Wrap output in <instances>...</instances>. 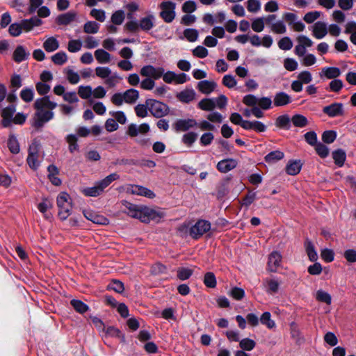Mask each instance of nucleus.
Wrapping results in <instances>:
<instances>
[{
    "label": "nucleus",
    "instance_id": "1",
    "mask_svg": "<svg viewBox=\"0 0 356 356\" xmlns=\"http://www.w3.org/2000/svg\"><path fill=\"white\" fill-rule=\"evenodd\" d=\"M57 106V103L51 102L49 96L37 99L33 104L36 112L33 118L32 126L36 129L42 128L45 123L54 118V113L52 110Z\"/></svg>",
    "mask_w": 356,
    "mask_h": 356
},
{
    "label": "nucleus",
    "instance_id": "2",
    "mask_svg": "<svg viewBox=\"0 0 356 356\" xmlns=\"http://www.w3.org/2000/svg\"><path fill=\"white\" fill-rule=\"evenodd\" d=\"M121 204L127 209L124 213L130 217L139 219L145 223H149L151 220L158 222L164 216V214L161 212L147 207L131 203L127 200H122Z\"/></svg>",
    "mask_w": 356,
    "mask_h": 356
},
{
    "label": "nucleus",
    "instance_id": "3",
    "mask_svg": "<svg viewBox=\"0 0 356 356\" xmlns=\"http://www.w3.org/2000/svg\"><path fill=\"white\" fill-rule=\"evenodd\" d=\"M119 179L120 175L117 172L111 173L102 180L96 181L93 186L83 188L82 193L87 197H98L104 193L105 188Z\"/></svg>",
    "mask_w": 356,
    "mask_h": 356
},
{
    "label": "nucleus",
    "instance_id": "4",
    "mask_svg": "<svg viewBox=\"0 0 356 356\" xmlns=\"http://www.w3.org/2000/svg\"><path fill=\"white\" fill-rule=\"evenodd\" d=\"M119 179L120 175L117 172L111 173L102 180L96 181L93 186L83 188L82 193L87 197H98L104 193L105 188Z\"/></svg>",
    "mask_w": 356,
    "mask_h": 356
},
{
    "label": "nucleus",
    "instance_id": "5",
    "mask_svg": "<svg viewBox=\"0 0 356 356\" xmlns=\"http://www.w3.org/2000/svg\"><path fill=\"white\" fill-rule=\"evenodd\" d=\"M146 104L151 114L156 118L167 115L170 111L169 106L166 104L154 99H147Z\"/></svg>",
    "mask_w": 356,
    "mask_h": 356
},
{
    "label": "nucleus",
    "instance_id": "6",
    "mask_svg": "<svg viewBox=\"0 0 356 356\" xmlns=\"http://www.w3.org/2000/svg\"><path fill=\"white\" fill-rule=\"evenodd\" d=\"M57 206L58 207V217L61 220H66L71 213L72 204L69 202V195L61 193L57 197Z\"/></svg>",
    "mask_w": 356,
    "mask_h": 356
},
{
    "label": "nucleus",
    "instance_id": "7",
    "mask_svg": "<svg viewBox=\"0 0 356 356\" xmlns=\"http://www.w3.org/2000/svg\"><path fill=\"white\" fill-rule=\"evenodd\" d=\"M159 8L161 9L160 17L166 23L172 22L175 18L176 3L171 1H165L160 3Z\"/></svg>",
    "mask_w": 356,
    "mask_h": 356
},
{
    "label": "nucleus",
    "instance_id": "8",
    "mask_svg": "<svg viewBox=\"0 0 356 356\" xmlns=\"http://www.w3.org/2000/svg\"><path fill=\"white\" fill-rule=\"evenodd\" d=\"M211 229V223L206 220H198L190 227V236L195 240L199 239Z\"/></svg>",
    "mask_w": 356,
    "mask_h": 356
},
{
    "label": "nucleus",
    "instance_id": "9",
    "mask_svg": "<svg viewBox=\"0 0 356 356\" xmlns=\"http://www.w3.org/2000/svg\"><path fill=\"white\" fill-rule=\"evenodd\" d=\"M323 112L330 118H336L344 115L343 104L334 102L323 108Z\"/></svg>",
    "mask_w": 356,
    "mask_h": 356
},
{
    "label": "nucleus",
    "instance_id": "10",
    "mask_svg": "<svg viewBox=\"0 0 356 356\" xmlns=\"http://www.w3.org/2000/svg\"><path fill=\"white\" fill-rule=\"evenodd\" d=\"M126 191L130 194L141 195L150 199L156 196L152 191L139 185H129L127 187Z\"/></svg>",
    "mask_w": 356,
    "mask_h": 356
},
{
    "label": "nucleus",
    "instance_id": "11",
    "mask_svg": "<svg viewBox=\"0 0 356 356\" xmlns=\"http://www.w3.org/2000/svg\"><path fill=\"white\" fill-rule=\"evenodd\" d=\"M163 72L164 69L163 67H155L150 65L143 66L140 70V74L142 76L152 77L154 79H159L161 76L163 77Z\"/></svg>",
    "mask_w": 356,
    "mask_h": 356
},
{
    "label": "nucleus",
    "instance_id": "12",
    "mask_svg": "<svg viewBox=\"0 0 356 356\" xmlns=\"http://www.w3.org/2000/svg\"><path fill=\"white\" fill-rule=\"evenodd\" d=\"M282 254L278 251H273L268 256L267 269L271 273H275L280 266Z\"/></svg>",
    "mask_w": 356,
    "mask_h": 356
},
{
    "label": "nucleus",
    "instance_id": "13",
    "mask_svg": "<svg viewBox=\"0 0 356 356\" xmlns=\"http://www.w3.org/2000/svg\"><path fill=\"white\" fill-rule=\"evenodd\" d=\"M83 215L86 219L90 220L93 223L102 225H106L109 224V220L106 217L92 210L83 211Z\"/></svg>",
    "mask_w": 356,
    "mask_h": 356
},
{
    "label": "nucleus",
    "instance_id": "14",
    "mask_svg": "<svg viewBox=\"0 0 356 356\" xmlns=\"http://www.w3.org/2000/svg\"><path fill=\"white\" fill-rule=\"evenodd\" d=\"M15 110V105L14 104L9 105L2 110L1 124L3 127H8L10 125Z\"/></svg>",
    "mask_w": 356,
    "mask_h": 356
},
{
    "label": "nucleus",
    "instance_id": "15",
    "mask_svg": "<svg viewBox=\"0 0 356 356\" xmlns=\"http://www.w3.org/2000/svg\"><path fill=\"white\" fill-rule=\"evenodd\" d=\"M197 125V122L195 120L188 118L177 120L174 127L177 131H186Z\"/></svg>",
    "mask_w": 356,
    "mask_h": 356
},
{
    "label": "nucleus",
    "instance_id": "16",
    "mask_svg": "<svg viewBox=\"0 0 356 356\" xmlns=\"http://www.w3.org/2000/svg\"><path fill=\"white\" fill-rule=\"evenodd\" d=\"M302 163L300 160H290L286 165V172L292 176L300 173Z\"/></svg>",
    "mask_w": 356,
    "mask_h": 356
},
{
    "label": "nucleus",
    "instance_id": "17",
    "mask_svg": "<svg viewBox=\"0 0 356 356\" xmlns=\"http://www.w3.org/2000/svg\"><path fill=\"white\" fill-rule=\"evenodd\" d=\"M42 23V20L37 16L31 17L29 19H23L20 22L22 30L24 29L28 32L33 29L35 26H39Z\"/></svg>",
    "mask_w": 356,
    "mask_h": 356
},
{
    "label": "nucleus",
    "instance_id": "18",
    "mask_svg": "<svg viewBox=\"0 0 356 356\" xmlns=\"http://www.w3.org/2000/svg\"><path fill=\"white\" fill-rule=\"evenodd\" d=\"M236 166V161L233 159H227L220 161L217 164V169L219 172L226 173Z\"/></svg>",
    "mask_w": 356,
    "mask_h": 356
},
{
    "label": "nucleus",
    "instance_id": "19",
    "mask_svg": "<svg viewBox=\"0 0 356 356\" xmlns=\"http://www.w3.org/2000/svg\"><path fill=\"white\" fill-rule=\"evenodd\" d=\"M216 86L214 81L203 80L198 82L197 88L200 92L209 95L215 90Z\"/></svg>",
    "mask_w": 356,
    "mask_h": 356
},
{
    "label": "nucleus",
    "instance_id": "20",
    "mask_svg": "<svg viewBox=\"0 0 356 356\" xmlns=\"http://www.w3.org/2000/svg\"><path fill=\"white\" fill-rule=\"evenodd\" d=\"M29 56V52L22 45H18L15 49L13 54V59L17 63H20L26 60Z\"/></svg>",
    "mask_w": 356,
    "mask_h": 356
},
{
    "label": "nucleus",
    "instance_id": "21",
    "mask_svg": "<svg viewBox=\"0 0 356 356\" xmlns=\"http://www.w3.org/2000/svg\"><path fill=\"white\" fill-rule=\"evenodd\" d=\"M291 97L284 92H278L274 96L273 103L275 106H284L291 102Z\"/></svg>",
    "mask_w": 356,
    "mask_h": 356
},
{
    "label": "nucleus",
    "instance_id": "22",
    "mask_svg": "<svg viewBox=\"0 0 356 356\" xmlns=\"http://www.w3.org/2000/svg\"><path fill=\"white\" fill-rule=\"evenodd\" d=\"M327 33V25L325 22L318 21L313 26V35L317 39L324 38Z\"/></svg>",
    "mask_w": 356,
    "mask_h": 356
},
{
    "label": "nucleus",
    "instance_id": "23",
    "mask_svg": "<svg viewBox=\"0 0 356 356\" xmlns=\"http://www.w3.org/2000/svg\"><path fill=\"white\" fill-rule=\"evenodd\" d=\"M76 17V12L70 11L66 13L59 15L56 19V22L58 25H68L72 22H73Z\"/></svg>",
    "mask_w": 356,
    "mask_h": 356
},
{
    "label": "nucleus",
    "instance_id": "24",
    "mask_svg": "<svg viewBox=\"0 0 356 356\" xmlns=\"http://www.w3.org/2000/svg\"><path fill=\"white\" fill-rule=\"evenodd\" d=\"M176 97L181 102L188 104L195 99V92L193 89H186L177 93Z\"/></svg>",
    "mask_w": 356,
    "mask_h": 356
},
{
    "label": "nucleus",
    "instance_id": "25",
    "mask_svg": "<svg viewBox=\"0 0 356 356\" xmlns=\"http://www.w3.org/2000/svg\"><path fill=\"white\" fill-rule=\"evenodd\" d=\"M304 246L309 259L311 261H316L318 259V254L312 241L309 238H306Z\"/></svg>",
    "mask_w": 356,
    "mask_h": 356
},
{
    "label": "nucleus",
    "instance_id": "26",
    "mask_svg": "<svg viewBox=\"0 0 356 356\" xmlns=\"http://www.w3.org/2000/svg\"><path fill=\"white\" fill-rule=\"evenodd\" d=\"M291 119L287 114L278 116L275 120V126L280 129L289 130L291 128Z\"/></svg>",
    "mask_w": 356,
    "mask_h": 356
},
{
    "label": "nucleus",
    "instance_id": "27",
    "mask_svg": "<svg viewBox=\"0 0 356 356\" xmlns=\"http://www.w3.org/2000/svg\"><path fill=\"white\" fill-rule=\"evenodd\" d=\"M154 17L152 15L141 18L139 22V28L144 31H149L154 26Z\"/></svg>",
    "mask_w": 356,
    "mask_h": 356
},
{
    "label": "nucleus",
    "instance_id": "28",
    "mask_svg": "<svg viewBox=\"0 0 356 356\" xmlns=\"http://www.w3.org/2000/svg\"><path fill=\"white\" fill-rule=\"evenodd\" d=\"M332 156L336 165L342 167L344 165L346 159V154L344 150L341 149L334 150L332 152Z\"/></svg>",
    "mask_w": 356,
    "mask_h": 356
},
{
    "label": "nucleus",
    "instance_id": "29",
    "mask_svg": "<svg viewBox=\"0 0 356 356\" xmlns=\"http://www.w3.org/2000/svg\"><path fill=\"white\" fill-rule=\"evenodd\" d=\"M124 97V102L129 104H133L136 102L139 97V92L134 88L127 90L123 92Z\"/></svg>",
    "mask_w": 356,
    "mask_h": 356
},
{
    "label": "nucleus",
    "instance_id": "30",
    "mask_svg": "<svg viewBox=\"0 0 356 356\" xmlns=\"http://www.w3.org/2000/svg\"><path fill=\"white\" fill-rule=\"evenodd\" d=\"M284 157V154L280 150H275L269 152L264 157V161L268 163H274Z\"/></svg>",
    "mask_w": 356,
    "mask_h": 356
},
{
    "label": "nucleus",
    "instance_id": "31",
    "mask_svg": "<svg viewBox=\"0 0 356 356\" xmlns=\"http://www.w3.org/2000/svg\"><path fill=\"white\" fill-rule=\"evenodd\" d=\"M43 48L47 52H53L59 48V42L55 37H49L44 42Z\"/></svg>",
    "mask_w": 356,
    "mask_h": 356
},
{
    "label": "nucleus",
    "instance_id": "32",
    "mask_svg": "<svg viewBox=\"0 0 356 356\" xmlns=\"http://www.w3.org/2000/svg\"><path fill=\"white\" fill-rule=\"evenodd\" d=\"M7 146L10 152L13 154H17L20 151L19 143L14 134L9 135Z\"/></svg>",
    "mask_w": 356,
    "mask_h": 356
},
{
    "label": "nucleus",
    "instance_id": "33",
    "mask_svg": "<svg viewBox=\"0 0 356 356\" xmlns=\"http://www.w3.org/2000/svg\"><path fill=\"white\" fill-rule=\"evenodd\" d=\"M70 305L72 306V307L76 312L81 314L86 313L89 310V307L80 300L72 299L70 301Z\"/></svg>",
    "mask_w": 356,
    "mask_h": 356
},
{
    "label": "nucleus",
    "instance_id": "34",
    "mask_svg": "<svg viewBox=\"0 0 356 356\" xmlns=\"http://www.w3.org/2000/svg\"><path fill=\"white\" fill-rule=\"evenodd\" d=\"M197 106L201 110L210 111L216 107V102L213 99L204 98L199 102Z\"/></svg>",
    "mask_w": 356,
    "mask_h": 356
},
{
    "label": "nucleus",
    "instance_id": "35",
    "mask_svg": "<svg viewBox=\"0 0 356 356\" xmlns=\"http://www.w3.org/2000/svg\"><path fill=\"white\" fill-rule=\"evenodd\" d=\"M325 76L329 79H335L341 74L340 69L337 67H328L323 69Z\"/></svg>",
    "mask_w": 356,
    "mask_h": 356
},
{
    "label": "nucleus",
    "instance_id": "36",
    "mask_svg": "<svg viewBox=\"0 0 356 356\" xmlns=\"http://www.w3.org/2000/svg\"><path fill=\"white\" fill-rule=\"evenodd\" d=\"M291 122L295 127L302 128L308 124V120L301 114H295L291 118Z\"/></svg>",
    "mask_w": 356,
    "mask_h": 356
},
{
    "label": "nucleus",
    "instance_id": "37",
    "mask_svg": "<svg viewBox=\"0 0 356 356\" xmlns=\"http://www.w3.org/2000/svg\"><path fill=\"white\" fill-rule=\"evenodd\" d=\"M95 57L99 63H107L111 59L110 54L102 49H99L95 51Z\"/></svg>",
    "mask_w": 356,
    "mask_h": 356
},
{
    "label": "nucleus",
    "instance_id": "38",
    "mask_svg": "<svg viewBox=\"0 0 356 356\" xmlns=\"http://www.w3.org/2000/svg\"><path fill=\"white\" fill-rule=\"evenodd\" d=\"M193 274V270L188 268L179 267L177 269V277L181 281L189 279Z\"/></svg>",
    "mask_w": 356,
    "mask_h": 356
},
{
    "label": "nucleus",
    "instance_id": "39",
    "mask_svg": "<svg viewBox=\"0 0 356 356\" xmlns=\"http://www.w3.org/2000/svg\"><path fill=\"white\" fill-rule=\"evenodd\" d=\"M66 142L69 144V151L73 153L74 151H79V146L77 143V136L74 134H69L65 138Z\"/></svg>",
    "mask_w": 356,
    "mask_h": 356
},
{
    "label": "nucleus",
    "instance_id": "40",
    "mask_svg": "<svg viewBox=\"0 0 356 356\" xmlns=\"http://www.w3.org/2000/svg\"><path fill=\"white\" fill-rule=\"evenodd\" d=\"M203 282L208 288L213 289L216 286V278L213 273L207 272L204 274Z\"/></svg>",
    "mask_w": 356,
    "mask_h": 356
},
{
    "label": "nucleus",
    "instance_id": "41",
    "mask_svg": "<svg viewBox=\"0 0 356 356\" xmlns=\"http://www.w3.org/2000/svg\"><path fill=\"white\" fill-rule=\"evenodd\" d=\"M260 322L268 329H272L275 327V323L271 319V314L269 312H265L262 314L260 318Z\"/></svg>",
    "mask_w": 356,
    "mask_h": 356
},
{
    "label": "nucleus",
    "instance_id": "42",
    "mask_svg": "<svg viewBox=\"0 0 356 356\" xmlns=\"http://www.w3.org/2000/svg\"><path fill=\"white\" fill-rule=\"evenodd\" d=\"M19 96L24 102L29 103L33 99L34 90L31 88H24L21 90Z\"/></svg>",
    "mask_w": 356,
    "mask_h": 356
},
{
    "label": "nucleus",
    "instance_id": "43",
    "mask_svg": "<svg viewBox=\"0 0 356 356\" xmlns=\"http://www.w3.org/2000/svg\"><path fill=\"white\" fill-rule=\"evenodd\" d=\"M108 290H113L118 293H122L124 290L123 282L118 280H113L107 286Z\"/></svg>",
    "mask_w": 356,
    "mask_h": 356
},
{
    "label": "nucleus",
    "instance_id": "44",
    "mask_svg": "<svg viewBox=\"0 0 356 356\" xmlns=\"http://www.w3.org/2000/svg\"><path fill=\"white\" fill-rule=\"evenodd\" d=\"M124 18V12L122 10H118L112 14L111 21L114 25H121Z\"/></svg>",
    "mask_w": 356,
    "mask_h": 356
},
{
    "label": "nucleus",
    "instance_id": "45",
    "mask_svg": "<svg viewBox=\"0 0 356 356\" xmlns=\"http://www.w3.org/2000/svg\"><path fill=\"white\" fill-rule=\"evenodd\" d=\"M51 60L55 65H63L67 60V56L65 51H59L51 56Z\"/></svg>",
    "mask_w": 356,
    "mask_h": 356
},
{
    "label": "nucleus",
    "instance_id": "46",
    "mask_svg": "<svg viewBox=\"0 0 356 356\" xmlns=\"http://www.w3.org/2000/svg\"><path fill=\"white\" fill-rule=\"evenodd\" d=\"M197 134L193 131L188 132L183 135L181 141L186 145L191 147L197 138Z\"/></svg>",
    "mask_w": 356,
    "mask_h": 356
},
{
    "label": "nucleus",
    "instance_id": "47",
    "mask_svg": "<svg viewBox=\"0 0 356 356\" xmlns=\"http://www.w3.org/2000/svg\"><path fill=\"white\" fill-rule=\"evenodd\" d=\"M99 29V24L95 21H88L83 26V31L86 33H97Z\"/></svg>",
    "mask_w": 356,
    "mask_h": 356
},
{
    "label": "nucleus",
    "instance_id": "48",
    "mask_svg": "<svg viewBox=\"0 0 356 356\" xmlns=\"http://www.w3.org/2000/svg\"><path fill=\"white\" fill-rule=\"evenodd\" d=\"M255 346V341L249 338L243 339L239 341V346L243 350L250 351L254 348Z\"/></svg>",
    "mask_w": 356,
    "mask_h": 356
},
{
    "label": "nucleus",
    "instance_id": "49",
    "mask_svg": "<svg viewBox=\"0 0 356 356\" xmlns=\"http://www.w3.org/2000/svg\"><path fill=\"white\" fill-rule=\"evenodd\" d=\"M256 192L249 191L247 195L241 200V205L247 208L249 207L256 200Z\"/></svg>",
    "mask_w": 356,
    "mask_h": 356
},
{
    "label": "nucleus",
    "instance_id": "50",
    "mask_svg": "<svg viewBox=\"0 0 356 356\" xmlns=\"http://www.w3.org/2000/svg\"><path fill=\"white\" fill-rule=\"evenodd\" d=\"M184 35L188 42H193L197 40L199 33L195 29H186L184 31Z\"/></svg>",
    "mask_w": 356,
    "mask_h": 356
},
{
    "label": "nucleus",
    "instance_id": "51",
    "mask_svg": "<svg viewBox=\"0 0 356 356\" xmlns=\"http://www.w3.org/2000/svg\"><path fill=\"white\" fill-rule=\"evenodd\" d=\"M22 86V80L19 74H14L10 79V87L15 92Z\"/></svg>",
    "mask_w": 356,
    "mask_h": 356
},
{
    "label": "nucleus",
    "instance_id": "52",
    "mask_svg": "<svg viewBox=\"0 0 356 356\" xmlns=\"http://www.w3.org/2000/svg\"><path fill=\"white\" fill-rule=\"evenodd\" d=\"M316 298L317 300L321 302H325L327 305H330L332 302L331 296L327 292H325L323 290H318L316 292Z\"/></svg>",
    "mask_w": 356,
    "mask_h": 356
},
{
    "label": "nucleus",
    "instance_id": "53",
    "mask_svg": "<svg viewBox=\"0 0 356 356\" xmlns=\"http://www.w3.org/2000/svg\"><path fill=\"white\" fill-rule=\"evenodd\" d=\"M314 147L317 154L320 157L324 159L329 155V149L325 145L321 143H318L316 145H314Z\"/></svg>",
    "mask_w": 356,
    "mask_h": 356
},
{
    "label": "nucleus",
    "instance_id": "54",
    "mask_svg": "<svg viewBox=\"0 0 356 356\" xmlns=\"http://www.w3.org/2000/svg\"><path fill=\"white\" fill-rule=\"evenodd\" d=\"M337 138V132L333 130L325 131L322 134V140L325 143H332Z\"/></svg>",
    "mask_w": 356,
    "mask_h": 356
},
{
    "label": "nucleus",
    "instance_id": "55",
    "mask_svg": "<svg viewBox=\"0 0 356 356\" xmlns=\"http://www.w3.org/2000/svg\"><path fill=\"white\" fill-rule=\"evenodd\" d=\"M321 257L324 261L330 263L334 259V252L331 249L324 248L321 252Z\"/></svg>",
    "mask_w": 356,
    "mask_h": 356
},
{
    "label": "nucleus",
    "instance_id": "56",
    "mask_svg": "<svg viewBox=\"0 0 356 356\" xmlns=\"http://www.w3.org/2000/svg\"><path fill=\"white\" fill-rule=\"evenodd\" d=\"M167 270V267L161 263L157 262L152 266L150 272L153 275H159L165 273Z\"/></svg>",
    "mask_w": 356,
    "mask_h": 356
},
{
    "label": "nucleus",
    "instance_id": "57",
    "mask_svg": "<svg viewBox=\"0 0 356 356\" xmlns=\"http://www.w3.org/2000/svg\"><path fill=\"white\" fill-rule=\"evenodd\" d=\"M92 93V87L90 86H80L78 89V94L81 98L86 99L89 98Z\"/></svg>",
    "mask_w": 356,
    "mask_h": 356
},
{
    "label": "nucleus",
    "instance_id": "58",
    "mask_svg": "<svg viewBox=\"0 0 356 356\" xmlns=\"http://www.w3.org/2000/svg\"><path fill=\"white\" fill-rule=\"evenodd\" d=\"M26 162L29 168L33 170H36L40 166L38 155L28 154Z\"/></svg>",
    "mask_w": 356,
    "mask_h": 356
},
{
    "label": "nucleus",
    "instance_id": "59",
    "mask_svg": "<svg viewBox=\"0 0 356 356\" xmlns=\"http://www.w3.org/2000/svg\"><path fill=\"white\" fill-rule=\"evenodd\" d=\"M278 47L280 49L282 50H289L293 47V42L292 40L289 37H284L282 39H280L278 42Z\"/></svg>",
    "mask_w": 356,
    "mask_h": 356
},
{
    "label": "nucleus",
    "instance_id": "60",
    "mask_svg": "<svg viewBox=\"0 0 356 356\" xmlns=\"http://www.w3.org/2000/svg\"><path fill=\"white\" fill-rule=\"evenodd\" d=\"M82 47V42L80 40H71L68 42L67 50L70 52L75 53L79 51Z\"/></svg>",
    "mask_w": 356,
    "mask_h": 356
},
{
    "label": "nucleus",
    "instance_id": "61",
    "mask_svg": "<svg viewBox=\"0 0 356 356\" xmlns=\"http://www.w3.org/2000/svg\"><path fill=\"white\" fill-rule=\"evenodd\" d=\"M229 295L236 300H242L245 296V291L243 289L235 286L233 287L230 291Z\"/></svg>",
    "mask_w": 356,
    "mask_h": 356
},
{
    "label": "nucleus",
    "instance_id": "62",
    "mask_svg": "<svg viewBox=\"0 0 356 356\" xmlns=\"http://www.w3.org/2000/svg\"><path fill=\"white\" fill-rule=\"evenodd\" d=\"M257 104L262 110H268L272 107V100L270 97H263L258 98Z\"/></svg>",
    "mask_w": 356,
    "mask_h": 356
},
{
    "label": "nucleus",
    "instance_id": "63",
    "mask_svg": "<svg viewBox=\"0 0 356 356\" xmlns=\"http://www.w3.org/2000/svg\"><path fill=\"white\" fill-rule=\"evenodd\" d=\"M298 62L293 58H286L284 60V67L288 71H295L298 68Z\"/></svg>",
    "mask_w": 356,
    "mask_h": 356
},
{
    "label": "nucleus",
    "instance_id": "64",
    "mask_svg": "<svg viewBox=\"0 0 356 356\" xmlns=\"http://www.w3.org/2000/svg\"><path fill=\"white\" fill-rule=\"evenodd\" d=\"M304 137L305 141L311 146H314L318 143L317 134L314 131L307 132Z\"/></svg>",
    "mask_w": 356,
    "mask_h": 356
}]
</instances>
